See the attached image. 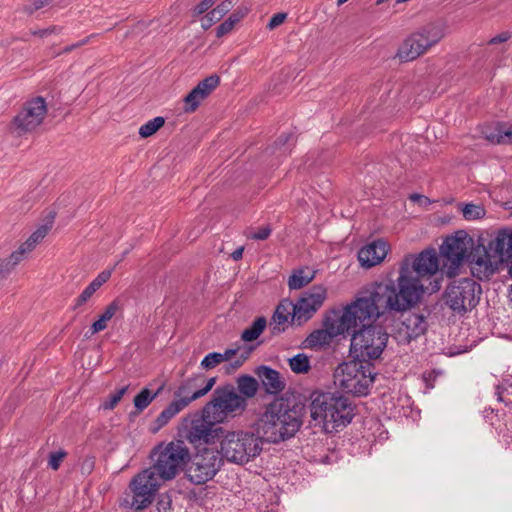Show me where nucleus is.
<instances>
[{
  "label": "nucleus",
  "mask_w": 512,
  "mask_h": 512,
  "mask_svg": "<svg viewBox=\"0 0 512 512\" xmlns=\"http://www.w3.org/2000/svg\"><path fill=\"white\" fill-rule=\"evenodd\" d=\"M244 16H245V13H242L240 11H235L226 20L228 22H232L231 25L234 27L235 24L238 23Z\"/></svg>",
  "instance_id": "6e6d98bb"
},
{
  "label": "nucleus",
  "mask_w": 512,
  "mask_h": 512,
  "mask_svg": "<svg viewBox=\"0 0 512 512\" xmlns=\"http://www.w3.org/2000/svg\"><path fill=\"white\" fill-rule=\"evenodd\" d=\"M481 134L492 144H512V126L504 122L483 125Z\"/></svg>",
  "instance_id": "4be33fe9"
},
{
  "label": "nucleus",
  "mask_w": 512,
  "mask_h": 512,
  "mask_svg": "<svg viewBox=\"0 0 512 512\" xmlns=\"http://www.w3.org/2000/svg\"><path fill=\"white\" fill-rule=\"evenodd\" d=\"M78 45L76 43L65 46L61 51L55 53L54 56H59L61 54H66L72 52L74 49H77Z\"/></svg>",
  "instance_id": "4d7b16f0"
},
{
  "label": "nucleus",
  "mask_w": 512,
  "mask_h": 512,
  "mask_svg": "<svg viewBox=\"0 0 512 512\" xmlns=\"http://www.w3.org/2000/svg\"><path fill=\"white\" fill-rule=\"evenodd\" d=\"M159 480L161 479L149 468L137 474L130 483L133 494L131 507L143 510L150 506L160 486Z\"/></svg>",
  "instance_id": "dca6fc26"
},
{
  "label": "nucleus",
  "mask_w": 512,
  "mask_h": 512,
  "mask_svg": "<svg viewBox=\"0 0 512 512\" xmlns=\"http://www.w3.org/2000/svg\"><path fill=\"white\" fill-rule=\"evenodd\" d=\"M266 325L267 320L265 317H257L253 321L252 325L242 332L241 339L245 342H251L256 340L262 334V332L266 328Z\"/></svg>",
  "instance_id": "7c9ffc66"
},
{
  "label": "nucleus",
  "mask_w": 512,
  "mask_h": 512,
  "mask_svg": "<svg viewBox=\"0 0 512 512\" xmlns=\"http://www.w3.org/2000/svg\"><path fill=\"white\" fill-rule=\"evenodd\" d=\"M61 30H62V27L51 26V27H48V28H45V29H40V30L34 31L33 35H37L39 37H45V36H47L49 34H52V33H58Z\"/></svg>",
  "instance_id": "603ef678"
},
{
  "label": "nucleus",
  "mask_w": 512,
  "mask_h": 512,
  "mask_svg": "<svg viewBox=\"0 0 512 512\" xmlns=\"http://www.w3.org/2000/svg\"><path fill=\"white\" fill-rule=\"evenodd\" d=\"M243 251H244L243 247H239L236 250H234L231 254V257L233 258V260H235V261L240 260L243 256Z\"/></svg>",
  "instance_id": "13d9d810"
},
{
  "label": "nucleus",
  "mask_w": 512,
  "mask_h": 512,
  "mask_svg": "<svg viewBox=\"0 0 512 512\" xmlns=\"http://www.w3.org/2000/svg\"><path fill=\"white\" fill-rule=\"evenodd\" d=\"M444 37L443 29L436 23H429L404 39L397 50V57L409 62L425 54Z\"/></svg>",
  "instance_id": "9b49d317"
},
{
  "label": "nucleus",
  "mask_w": 512,
  "mask_h": 512,
  "mask_svg": "<svg viewBox=\"0 0 512 512\" xmlns=\"http://www.w3.org/2000/svg\"><path fill=\"white\" fill-rule=\"evenodd\" d=\"M296 138L293 133H283L281 134L277 140L275 141V145L282 149L287 145V148L284 149V152L290 149V147L294 146Z\"/></svg>",
  "instance_id": "a19ab883"
},
{
  "label": "nucleus",
  "mask_w": 512,
  "mask_h": 512,
  "mask_svg": "<svg viewBox=\"0 0 512 512\" xmlns=\"http://www.w3.org/2000/svg\"><path fill=\"white\" fill-rule=\"evenodd\" d=\"M409 262L408 268L411 270H414V268L417 267L419 264L421 269H425V267L432 266L429 272H412L411 277L418 281V284L421 286L419 291V297L418 300L413 303L411 306L398 310V312H403L400 316L399 321L395 324L394 330H393V337L396 339V341L399 344H409L411 341L416 340L420 336L424 335L428 329V323L426 320V317L419 313L414 312H406L408 309L413 307L415 304L419 302L421 299L423 293L427 290L430 291V293L436 292L440 289V281L437 279H434L431 281V278L434 277L438 270H439V260L436 253V250L434 248L425 249L422 252H420L418 255H407L404 257L399 270V277L397 278V284H395L393 281L388 282H380L379 284H390L393 285L396 292L399 290V279L401 277L402 268L404 267L405 263ZM378 283H374L370 288H372L374 285H377ZM392 310L385 311L391 312ZM397 312V310H394Z\"/></svg>",
  "instance_id": "f03ea898"
},
{
  "label": "nucleus",
  "mask_w": 512,
  "mask_h": 512,
  "mask_svg": "<svg viewBox=\"0 0 512 512\" xmlns=\"http://www.w3.org/2000/svg\"><path fill=\"white\" fill-rule=\"evenodd\" d=\"M49 228L46 225L40 226L36 231H34L29 238L22 243L19 248L17 249L19 252H21L22 256L25 257V259L28 257V255L35 249L36 245L44 239V237L47 235Z\"/></svg>",
  "instance_id": "a878e982"
},
{
  "label": "nucleus",
  "mask_w": 512,
  "mask_h": 512,
  "mask_svg": "<svg viewBox=\"0 0 512 512\" xmlns=\"http://www.w3.org/2000/svg\"><path fill=\"white\" fill-rule=\"evenodd\" d=\"M96 36H97V34H91V35L85 37L84 39L80 40L79 42H76V44L78 45V48L88 44L90 42V40L95 38Z\"/></svg>",
  "instance_id": "052dcab7"
},
{
  "label": "nucleus",
  "mask_w": 512,
  "mask_h": 512,
  "mask_svg": "<svg viewBox=\"0 0 512 512\" xmlns=\"http://www.w3.org/2000/svg\"><path fill=\"white\" fill-rule=\"evenodd\" d=\"M127 390L128 386H124L118 391H116L114 394L110 395L108 400H106L102 404V408L104 410H112L119 403V401L122 399Z\"/></svg>",
  "instance_id": "58836bf2"
},
{
  "label": "nucleus",
  "mask_w": 512,
  "mask_h": 512,
  "mask_svg": "<svg viewBox=\"0 0 512 512\" xmlns=\"http://www.w3.org/2000/svg\"><path fill=\"white\" fill-rule=\"evenodd\" d=\"M239 349H240L239 347L238 348H229V349H226L223 353H220L222 363L225 361H229L234 356H236Z\"/></svg>",
  "instance_id": "5fc2aeb1"
},
{
  "label": "nucleus",
  "mask_w": 512,
  "mask_h": 512,
  "mask_svg": "<svg viewBox=\"0 0 512 512\" xmlns=\"http://www.w3.org/2000/svg\"><path fill=\"white\" fill-rule=\"evenodd\" d=\"M234 0H224L219 5H217L214 9H212L206 15L207 23H203V28L210 27L213 23L220 21L234 6Z\"/></svg>",
  "instance_id": "bb28decb"
},
{
  "label": "nucleus",
  "mask_w": 512,
  "mask_h": 512,
  "mask_svg": "<svg viewBox=\"0 0 512 512\" xmlns=\"http://www.w3.org/2000/svg\"><path fill=\"white\" fill-rule=\"evenodd\" d=\"M310 398V416L327 432L346 427L355 416V405L339 392L314 391Z\"/></svg>",
  "instance_id": "39448f33"
},
{
  "label": "nucleus",
  "mask_w": 512,
  "mask_h": 512,
  "mask_svg": "<svg viewBox=\"0 0 512 512\" xmlns=\"http://www.w3.org/2000/svg\"><path fill=\"white\" fill-rule=\"evenodd\" d=\"M327 297V290L322 285H315L294 303L293 322L302 325L313 317L317 310L323 305Z\"/></svg>",
  "instance_id": "f3484780"
},
{
  "label": "nucleus",
  "mask_w": 512,
  "mask_h": 512,
  "mask_svg": "<svg viewBox=\"0 0 512 512\" xmlns=\"http://www.w3.org/2000/svg\"><path fill=\"white\" fill-rule=\"evenodd\" d=\"M203 381H205V375L201 373L187 378L174 392V397L178 401H184L185 407H187L191 402L204 396L197 395V393H199L201 390Z\"/></svg>",
  "instance_id": "412c9836"
},
{
  "label": "nucleus",
  "mask_w": 512,
  "mask_h": 512,
  "mask_svg": "<svg viewBox=\"0 0 512 512\" xmlns=\"http://www.w3.org/2000/svg\"><path fill=\"white\" fill-rule=\"evenodd\" d=\"M119 310V304L116 300L112 301L104 310L102 315L99 317L97 321H95L91 325V333L95 334L100 331H103L107 328V322L112 319V317Z\"/></svg>",
  "instance_id": "c85d7f7f"
},
{
  "label": "nucleus",
  "mask_w": 512,
  "mask_h": 512,
  "mask_svg": "<svg viewBox=\"0 0 512 512\" xmlns=\"http://www.w3.org/2000/svg\"><path fill=\"white\" fill-rule=\"evenodd\" d=\"M508 39H510V33L509 32H502L495 37L491 38L488 41L489 45H495L506 42Z\"/></svg>",
  "instance_id": "864d4df0"
},
{
  "label": "nucleus",
  "mask_w": 512,
  "mask_h": 512,
  "mask_svg": "<svg viewBox=\"0 0 512 512\" xmlns=\"http://www.w3.org/2000/svg\"><path fill=\"white\" fill-rule=\"evenodd\" d=\"M216 0H202L193 9V16L198 17L203 13L207 12L214 4Z\"/></svg>",
  "instance_id": "37998d69"
},
{
  "label": "nucleus",
  "mask_w": 512,
  "mask_h": 512,
  "mask_svg": "<svg viewBox=\"0 0 512 512\" xmlns=\"http://www.w3.org/2000/svg\"><path fill=\"white\" fill-rule=\"evenodd\" d=\"M271 234V229L269 226H264L258 229L257 232L253 233L251 236L252 239L255 240H266Z\"/></svg>",
  "instance_id": "3c124183"
},
{
  "label": "nucleus",
  "mask_w": 512,
  "mask_h": 512,
  "mask_svg": "<svg viewBox=\"0 0 512 512\" xmlns=\"http://www.w3.org/2000/svg\"><path fill=\"white\" fill-rule=\"evenodd\" d=\"M305 415L306 406L302 402L291 397H276L258 418V434L269 443L286 441L300 430Z\"/></svg>",
  "instance_id": "7ed1b4c3"
},
{
  "label": "nucleus",
  "mask_w": 512,
  "mask_h": 512,
  "mask_svg": "<svg viewBox=\"0 0 512 512\" xmlns=\"http://www.w3.org/2000/svg\"><path fill=\"white\" fill-rule=\"evenodd\" d=\"M286 17H287L286 13H276V14H274L271 17V19L269 20V22L267 24V28L270 29V30L275 29L276 27H278L279 25H281L285 21Z\"/></svg>",
  "instance_id": "a18cd8bd"
},
{
  "label": "nucleus",
  "mask_w": 512,
  "mask_h": 512,
  "mask_svg": "<svg viewBox=\"0 0 512 512\" xmlns=\"http://www.w3.org/2000/svg\"><path fill=\"white\" fill-rule=\"evenodd\" d=\"M373 363L361 361L355 357L339 364L333 374L334 384L342 392L353 396H366L377 373Z\"/></svg>",
  "instance_id": "423d86ee"
},
{
  "label": "nucleus",
  "mask_w": 512,
  "mask_h": 512,
  "mask_svg": "<svg viewBox=\"0 0 512 512\" xmlns=\"http://www.w3.org/2000/svg\"><path fill=\"white\" fill-rule=\"evenodd\" d=\"M290 369L296 374L307 373L311 366L309 357L304 353H299L289 359Z\"/></svg>",
  "instance_id": "72a5a7b5"
},
{
  "label": "nucleus",
  "mask_w": 512,
  "mask_h": 512,
  "mask_svg": "<svg viewBox=\"0 0 512 512\" xmlns=\"http://www.w3.org/2000/svg\"><path fill=\"white\" fill-rule=\"evenodd\" d=\"M388 248L387 242L382 239L362 247L358 252V260L361 266L371 268L382 262L387 255Z\"/></svg>",
  "instance_id": "6ab92c4d"
},
{
  "label": "nucleus",
  "mask_w": 512,
  "mask_h": 512,
  "mask_svg": "<svg viewBox=\"0 0 512 512\" xmlns=\"http://www.w3.org/2000/svg\"><path fill=\"white\" fill-rule=\"evenodd\" d=\"M51 2V0H32L31 5L25 8V11L28 14H33L35 11L43 8L44 6L48 5Z\"/></svg>",
  "instance_id": "de8ad7c7"
},
{
  "label": "nucleus",
  "mask_w": 512,
  "mask_h": 512,
  "mask_svg": "<svg viewBox=\"0 0 512 512\" xmlns=\"http://www.w3.org/2000/svg\"><path fill=\"white\" fill-rule=\"evenodd\" d=\"M185 407L184 401H178L176 398L158 415L155 419L153 432H157L164 427L174 416H176Z\"/></svg>",
  "instance_id": "393cba45"
},
{
  "label": "nucleus",
  "mask_w": 512,
  "mask_h": 512,
  "mask_svg": "<svg viewBox=\"0 0 512 512\" xmlns=\"http://www.w3.org/2000/svg\"><path fill=\"white\" fill-rule=\"evenodd\" d=\"M481 294V285L474 279L459 278L447 285L443 299L454 313L463 315L478 305Z\"/></svg>",
  "instance_id": "9d476101"
},
{
  "label": "nucleus",
  "mask_w": 512,
  "mask_h": 512,
  "mask_svg": "<svg viewBox=\"0 0 512 512\" xmlns=\"http://www.w3.org/2000/svg\"><path fill=\"white\" fill-rule=\"evenodd\" d=\"M347 1L348 0H337V5L340 6V5L344 4Z\"/></svg>",
  "instance_id": "e2e57ef3"
},
{
  "label": "nucleus",
  "mask_w": 512,
  "mask_h": 512,
  "mask_svg": "<svg viewBox=\"0 0 512 512\" xmlns=\"http://www.w3.org/2000/svg\"><path fill=\"white\" fill-rule=\"evenodd\" d=\"M164 124L165 119L163 117H155L154 119L149 120L147 123L143 124L139 128V135L142 138H148L155 134Z\"/></svg>",
  "instance_id": "e433bc0d"
},
{
  "label": "nucleus",
  "mask_w": 512,
  "mask_h": 512,
  "mask_svg": "<svg viewBox=\"0 0 512 512\" xmlns=\"http://www.w3.org/2000/svg\"><path fill=\"white\" fill-rule=\"evenodd\" d=\"M223 464L220 452L211 448L199 450L188 468V477L196 485L211 480Z\"/></svg>",
  "instance_id": "4468645a"
},
{
  "label": "nucleus",
  "mask_w": 512,
  "mask_h": 512,
  "mask_svg": "<svg viewBox=\"0 0 512 512\" xmlns=\"http://www.w3.org/2000/svg\"><path fill=\"white\" fill-rule=\"evenodd\" d=\"M387 0H377L376 5H381L382 3L386 2Z\"/></svg>",
  "instance_id": "0e129e2a"
},
{
  "label": "nucleus",
  "mask_w": 512,
  "mask_h": 512,
  "mask_svg": "<svg viewBox=\"0 0 512 512\" xmlns=\"http://www.w3.org/2000/svg\"><path fill=\"white\" fill-rule=\"evenodd\" d=\"M120 262H122V259H119V261H117V262L115 263V266H118V265L120 264Z\"/></svg>",
  "instance_id": "69168bd1"
},
{
  "label": "nucleus",
  "mask_w": 512,
  "mask_h": 512,
  "mask_svg": "<svg viewBox=\"0 0 512 512\" xmlns=\"http://www.w3.org/2000/svg\"><path fill=\"white\" fill-rule=\"evenodd\" d=\"M251 351L252 349L250 348L242 352L233 362L230 363V368L232 370H237L238 368H240L244 364V362L249 358Z\"/></svg>",
  "instance_id": "c03bdc74"
},
{
  "label": "nucleus",
  "mask_w": 512,
  "mask_h": 512,
  "mask_svg": "<svg viewBox=\"0 0 512 512\" xmlns=\"http://www.w3.org/2000/svg\"><path fill=\"white\" fill-rule=\"evenodd\" d=\"M155 463L149 467L161 480L173 479L189 460V450L182 440L172 441L159 452Z\"/></svg>",
  "instance_id": "f8f14e48"
},
{
  "label": "nucleus",
  "mask_w": 512,
  "mask_h": 512,
  "mask_svg": "<svg viewBox=\"0 0 512 512\" xmlns=\"http://www.w3.org/2000/svg\"><path fill=\"white\" fill-rule=\"evenodd\" d=\"M406 261L399 279V290L396 292L393 285L377 284L366 290L354 302L343 310H332L323 321L324 329L311 332L302 342L304 349L318 350L330 344L338 335L350 332L363 322L383 315L388 310H402L418 300L421 286L411 277L412 272H429L432 266L421 269L418 264L414 270L408 268Z\"/></svg>",
  "instance_id": "f257e3e1"
},
{
  "label": "nucleus",
  "mask_w": 512,
  "mask_h": 512,
  "mask_svg": "<svg viewBox=\"0 0 512 512\" xmlns=\"http://www.w3.org/2000/svg\"><path fill=\"white\" fill-rule=\"evenodd\" d=\"M120 262H122V259H119V261H117V262L115 263V266H118V265L120 264Z\"/></svg>",
  "instance_id": "338daca9"
},
{
  "label": "nucleus",
  "mask_w": 512,
  "mask_h": 512,
  "mask_svg": "<svg viewBox=\"0 0 512 512\" xmlns=\"http://www.w3.org/2000/svg\"><path fill=\"white\" fill-rule=\"evenodd\" d=\"M25 259L18 250L13 251L7 258L0 261V280L10 275L15 267Z\"/></svg>",
  "instance_id": "c756f323"
},
{
  "label": "nucleus",
  "mask_w": 512,
  "mask_h": 512,
  "mask_svg": "<svg viewBox=\"0 0 512 512\" xmlns=\"http://www.w3.org/2000/svg\"><path fill=\"white\" fill-rule=\"evenodd\" d=\"M315 277V272H311L308 269H297L289 277L288 286L291 290L301 289L305 285L309 284Z\"/></svg>",
  "instance_id": "cd10ccee"
},
{
  "label": "nucleus",
  "mask_w": 512,
  "mask_h": 512,
  "mask_svg": "<svg viewBox=\"0 0 512 512\" xmlns=\"http://www.w3.org/2000/svg\"><path fill=\"white\" fill-rule=\"evenodd\" d=\"M216 381H217V377L207 378L205 376V381H203L201 390L199 391V393H197V395H206L216 384Z\"/></svg>",
  "instance_id": "09e8293b"
},
{
  "label": "nucleus",
  "mask_w": 512,
  "mask_h": 512,
  "mask_svg": "<svg viewBox=\"0 0 512 512\" xmlns=\"http://www.w3.org/2000/svg\"><path fill=\"white\" fill-rule=\"evenodd\" d=\"M459 209L462 211L465 220L472 221L481 219L485 216V208L482 205L476 204H458Z\"/></svg>",
  "instance_id": "473e14b6"
},
{
  "label": "nucleus",
  "mask_w": 512,
  "mask_h": 512,
  "mask_svg": "<svg viewBox=\"0 0 512 512\" xmlns=\"http://www.w3.org/2000/svg\"><path fill=\"white\" fill-rule=\"evenodd\" d=\"M114 268L104 270L101 273L98 274V276L92 281L93 284H96V287L99 289L104 283H106L112 274Z\"/></svg>",
  "instance_id": "49530a36"
},
{
  "label": "nucleus",
  "mask_w": 512,
  "mask_h": 512,
  "mask_svg": "<svg viewBox=\"0 0 512 512\" xmlns=\"http://www.w3.org/2000/svg\"><path fill=\"white\" fill-rule=\"evenodd\" d=\"M65 456L66 452L62 450L51 453L48 461L49 467L53 470H58Z\"/></svg>",
  "instance_id": "79ce46f5"
},
{
  "label": "nucleus",
  "mask_w": 512,
  "mask_h": 512,
  "mask_svg": "<svg viewBox=\"0 0 512 512\" xmlns=\"http://www.w3.org/2000/svg\"><path fill=\"white\" fill-rule=\"evenodd\" d=\"M293 314H294V303L288 299L282 300L279 305L277 306L274 314H273V321L277 324L273 328L272 333L278 334L283 331V329L279 328L280 325H284L289 317H291V322H293Z\"/></svg>",
  "instance_id": "5701e85b"
},
{
  "label": "nucleus",
  "mask_w": 512,
  "mask_h": 512,
  "mask_svg": "<svg viewBox=\"0 0 512 512\" xmlns=\"http://www.w3.org/2000/svg\"><path fill=\"white\" fill-rule=\"evenodd\" d=\"M97 290L98 288L96 287V284L91 282L76 299L74 309H77L86 303Z\"/></svg>",
  "instance_id": "ea45409f"
},
{
  "label": "nucleus",
  "mask_w": 512,
  "mask_h": 512,
  "mask_svg": "<svg viewBox=\"0 0 512 512\" xmlns=\"http://www.w3.org/2000/svg\"><path fill=\"white\" fill-rule=\"evenodd\" d=\"M248 407V402L238 395L233 384L218 386L212 394L210 401L203 407V415L218 423H223L229 418L243 415Z\"/></svg>",
  "instance_id": "1a4fd4ad"
},
{
  "label": "nucleus",
  "mask_w": 512,
  "mask_h": 512,
  "mask_svg": "<svg viewBox=\"0 0 512 512\" xmlns=\"http://www.w3.org/2000/svg\"><path fill=\"white\" fill-rule=\"evenodd\" d=\"M120 262H122V259H119V261H117V262L115 263V266H118V265L120 264Z\"/></svg>",
  "instance_id": "774afa93"
},
{
  "label": "nucleus",
  "mask_w": 512,
  "mask_h": 512,
  "mask_svg": "<svg viewBox=\"0 0 512 512\" xmlns=\"http://www.w3.org/2000/svg\"><path fill=\"white\" fill-rule=\"evenodd\" d=\"M163 385H161L154 393H152L148 388L142 389L135 397H134V406L138 412H142L146 409L150 403L162 392Z\"/></svg>",
  "instance_id": "2f4dec72"
},
{
  "label": "nucleus",
  "mask_w": 512,
  "mask_h": 512,
  "mask_svg": "<svg viewBox=\"0 0 512 512\" xmlns=\"http://www.w3.org/2000/svg\"><path fill=\"white\" fill-rule=\"evenodd\" d=\"M410 199L413 200V201H418L421 204L428 202V198L427 197H425L423 195H419V194L411 195Z\"/></svg>",
  "instance_id": "bf43d9fd"
},
{
  "label": "nucleus",
  "mask_w": 512,
  "mask_h": 512,
  "mask_svg": "<svg viewBox=\"0 0 512 512\" xmlns=\"http://www.w3.org/2000/svg\"><path fill=\"white\" fill-rule=\"evenodd\" d=\"M46 113L45 99L41 96L35 97L25 102L22 109L14 116L11 129L17 136L31 133L43 123Z\"/></svg>",
  "instance_id": "2eb2a0df"
},
{
  "label": "nucleus",
  "mask_w": 512,
  "mask_h": 512,
  "mask_svg": "<svg viewBox=\"0 0 512 512\" xmlns=\"http://www.w3.org/2000/svg\"><path fill=\"white\" fill-rule=\"evenodd\" d=\"M219 83V76L214 74L200 81L197 86H195V89L198 90L203 97L207 98L213 90L217 88Z\"/></svg>",
  "instance_id": "f704fd0d"
},
{
  "label": "nucleus",
  "mask_w": 512,
  "mask_h": 512,
  "mask_svg": "<svg viewBox=\"0 0 512 512\" xmlns=\"http://www.w3.org/2000/svg\"><path fill=\"white\" fill-rule=\"evenodd\" d=\"M232 22H228L227 20H225L224 22H222L216 29V36L218 38H221L223 37L224 35L228 34L229 32H231L233 30V26L231 25Z\"/></svg>",
  "instance_id": "8fccbe9b"
},
{
  "label": "nucleus",
  "mask_w": 512,
  "mask_h": 512,
  "mask_svg": "<svg viewBox=\"0 0 512 512\" xmlns=\"http://www.w3.org/2000/svg\"><path fill=\"white\" fill-rule=\"evenodd\" d=\"M206 99L195 87L184 97V112L193 113L197 110L200 103Z\"/></svg>",
  "instance_id": "c9c22d12"
},
{
  "label": "nucleus",
  "mask_w": 512,
  "mask_h": 512,
  "mask_svg": "<svg viewBox=\"0 0 512 512\" xmlns=\"http://www.w3.org/2000/svg\"><path fill=\"white\" fill-rule=\"evenodd\" d=\"M218 422L206 418L203 414L191 420L187 438L194 444H214L219 442L223 427L217 426Z\"/></svg>",
  "instance_id": "a211bd4d"
},
{
  "label": "nucleus",
  "mask_w": 512,
  "mask_h": 512,
  "mask_svg": "<svg viewBox=\"0 0 512 512\" xmlns=\"http://www.w3.org/2000/svg\"><path fill=\"white\" fill-rule=\"evenodd\" d=\"M378 317H376L377 319ZM375 320V318L370 319ZM364 320L353 330L350 353L353 357L372 363L378 359L385 349L389 335L382 326L366 325Z\"/></svg>",
  "instance_id": "6e6552de"
},
{
  "label": "nucleus",
  "mask_w": 512,
  "mask_h": 512,
  "mask_svg": "<svg viewBox=\"0 0 512 512\" xmlns=\"http://www.w3.org/2000/svg\"><path fill=\"white\" fill-rule=\"evenodd\" d=\"M221 357L219 352H211L207 354L201 361L200 366L204 370H211L221 364Z\"/></svg>",
  "instance_id": "4c0bfd02"
},
{
  "label": "nucleus",
  "mask_w": 512,
  "mask_h": 512,
  "mask_svg": "<svg viewBox=\"0 0 512 512\" xmlns=\"http://www.w3.org/2000/svg\"><path fill=\"white\" fill-rule=\"evenodd\" d=\"M93 464V461L90 459L84 460L82 463V470H87L88 472H90L93 468Z\"/></svg>",
  "instance_id": "680f3d73"
},
{
  "label": "nucleus",
  "mask_w": 512,
  "mask_h": 512,
  "mask_svg": "<svg viewBox=\"0 0 512 512\" xmlns=\"http://www.w3.org/2000/svg\"><path fill=\"white\" fill-rule=\"evenodd\" d=\"M473 244V239L463 230H459L454 235L446 237L440 246V255L443 258V265L447 269L446 272L449 276L456 273L466 258H472Z\"/></svg>",
  "instance_id": "ddd939ff"
},
{
  "label": "nucleus",
  "mask_w": 512,
  "mask_h": 512,
  "mask_svg": "<svg viewBox=\"0 0 512 512\" xmlns=\"http://www.w3.org/2000/svg\"><path fill=\"white\" fill-rule=\"evenodd\" d=\"M263 438L252 431H229L223 428L221 433L220 455L230 463L246 464L262 451Z\"/></svg>",
  "instance_id": "0eeeda50"
},
{
  "label": "nucleus",
  "mask_w": 512,
  "mask_h": 512,
  "mask_svg": "<svg viewBox=\"0 0 512 512\" xmlns=\"http://www.w3.org/2000/svg\"><path fill=\"white\" fill-rule=\"evenodd\" d=\"M255 374L267 394L278 395L286 387V382L281 374L271 367L261 365L255 369Z\"/></svg>",
  "instance_id": "aec40b11"
},
{
  "label": "nucleus",
  "mask_w": 512,
  "mask_h": 512,
  "mask_svg": "<svg viewBox=\"0 0 512 512\" xmlns=\"http://www.w3.org/2000/svg\"><path fill=\"white\" fill-rule=\"evenodd\" d=\"M236 391L242 399L248 402V399L254 398L259 390L258 381L250 375H241L236 380Z\"/></svg>",
  "instance_id": "b1692460"
},
{
  "label": "nucleus",
  "mask_w": 512,
  "mask_h": 512,
  "mask_svg": "<svg viewBox=\"0 0 512 512\" xmlns=\"http://www.w3.org/2000/svg\"><path fill=\"white\" fill-rule=\"evenodd\" d=\"M472 252L470 269L472 275L479 280H487L500 267H506L512 273V231L500 230L496 235L487 241L480 239Z\"/></svg>",
  "instance_id": "20e7f679"
}]
</instances>
